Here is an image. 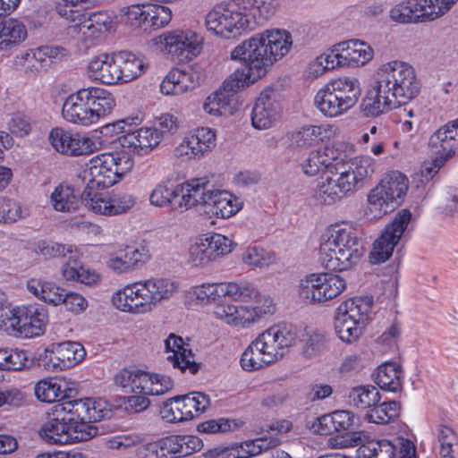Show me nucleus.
Returning <instances> with one entry per match:
<instances>
[{"label": "nucleus", "mask_w": 458, "mask_h": 458, "mask_svg": "<svg viewBox=\"0 0 458 458\" xmlns=\"http://www.w3.org/2000/svg\"><path fill=\"white\" fill-rule=\"evenodd\" d=\"M33 251L40 254L45 259L62 258L63 262L59 272L61 277L65 282H71L76 276V271L81 261V253L75 245L61 244L46 240H38L33 243Z\"/></svg>", "instance_id": "26"}, {"label": "nucleus", "mask_w": 458, "mask_h": 458, "mask_svg": "<svg viewBox=\"0 0 458 458\" xmlns=\"http://www.w3.org/2000/svg\"><path fill=\"white\" fill-rule=\"evenodd\" d=\"M121 21L133 29H147V4H135L120 9Z\"/></svg>", "instance_id": "59"}, {"label": "nucleus", "mask_w": 458, "mask_h": 458, "mask_svg": "<svg viewBox=\"0 0 458 458\" xmlns=\"http://www.w3.org/2000/svg\"><path fill=\"white\" fill-rule=\"evenodd\" d=\"M342 159L348 158L339 157L334 147L327 145L310 151L308 157L301 162V170L309 176H314L324 170L329 173L335 162Z\"/></svg>", "instance_id": "42"}, {"label": "nucleus", "mask_w": 458, "mask_h": 458, "mask_svg": "<svg viewBox=\"0 0 458 458\" xmlns=\"http://www.w3.org/2000/svg\"><path fill=\"white\" fill-rule=\"evenodd\" d=\"M211 193L208 206L211 215L217 219H229L243 208V199L230 191L215 184Z\"/></svg>", "instance_id": "36"}, {"label": "nucleus", "mask_w": 458, "mask_h": 458, "mask_svg": "<svg viewBox=\"0 0 458 458\" xmlns=\"http://www.w3.org/2000/svg\"><path fill=\"white\" fill-rule=\"evenodd\" d=\"M420 22L435 21L445 13L458 0H413Z\"/></svg>", "instance_id": "49"}, {"label": "nucleus", "mask_w": 458, "mask_h": 458, "mask_svg": "<svg viewBox=\"0 0 458 458\" xmlns=\"http://www.w3.org/2000/svg\"><path fill=\"white\" fill-rule=\"evenodd\" d=\"M403 371L396 362H386L378 367L377 383L386 391L396 392L402 387Z\"/></svg>", "instance_id": "50"}, {"label": "nucleus", "mask_w": 458, "mask_h": 458, "mask_svg": "<svg viewBox=\"0 0 458 458\" xmlns=\"http://www.w3.org/2000/svg\"><path fill=\"white\" fill-rule=\"evenodd\" d=\"M51 203L58 212H72L78 208L80 199L72 187L61 183L52 192Z\"/></svg>", "instance_id": "52"}, {"label": "nucleus", "mask_w": 458, "mask_h": 458, "mask_svg": "<svg viewBox=\"0 0 458 458\" xmlns=\"http://www.w3.org/2000/svg\"><path fill=\"white\" fill-rule=\"evenodd\" d=\"M150 259L151 252L146 242L119 244L106 253V266L116 275H125L140 269Z\"/></svg>", "instance_id": "21"}, {"label": "nucleus", "mask_w": 458, "mask_h": 458, "mask_svg": "<svg viewBox=\"0 0 458 458\" xmlns=\"http://www.w3.org/2000/svg\"><path fill=\"white\" fill-rule=\"evenodd\" d=\"M66 401L52 408L51 417L42 424L38 435L49 445H64L89 440L92 432L81 431Z\"/></svg>", "instance_id": "11"}, {"label": "nucleus", "mask_w": 458, "mask_h": 458, "mask_svg": "<svg viewBox=\"0 0 458 458\" xmlns=\"http://www.w3.org/2000/svg\"><path fill=\"white\" fill-rule=\"evenodd\" d=\"M257 294L248 300H234L242 302L218 303L213 309L214 317L225 325L240 330L248 329L260 323L267 317L272 316L276 310L273 297L261 293L255 286Z\"/></svg>", "instance_id": "7"}, {"label": "nucleus", "mask_w": 458, "mask_h": 458, "mask_svg": "<svg viewBox=\"0 0 458 458\" xmlns=\"http://www.w3.org/2000/svg\"><path fill=\"white\" fill-rule=\"evenodd\" d=\"M147 28L157 30L170 23L173 13L166 5L147 4Z\"/></svg>", "instance_id": "64"}, {"label": "nucleus", "mask_w": 458, "mask_h": 458, "mask_svg": "<svg viewBox=\"0 0 458 458\" xmlns=\"http://www.w3.org/2000/svg\"><path fill=\"white\" fill-rule=\"evenodd\" d=\"M365 253L355 225L342 221L328 225L319 246V257L328 270L346 271L360 262Z\"/></svg>", "instance_id": "6"}, {"label": "nucleus", "mask_w": 458, "mask_h": 458, "mask_svg": "<svg viewBox=\"0 0 458 458\" xmlns=\"http://www.w3.org/2000/svg\"><path fill=\"white\" fill-rule=\"evenodd\" d=\"M133 160L123 152H105L86 164L87 186L106 189L118 183L133 167Z\"/></svg>", "instance_id": "14"}, {"label": "nucleus", "mask_w": 458, "mask_h": 458, "mask_svg": "<svg viewBox=\"0 0 458 458\" xmlns=\"http://www.w3.org/2000/svg\"><path fill=\"white\" fill-rule=\"evenodd\" d=\"M1 322L5 330L16 337L29 336V305L18 304L9 308L1 315Z\"/></svg>", "instance_id": "48"}, {"label": "nucleus", "mask_w": 458, "mask_h": 458, "mask_svg": "<svg viewBox=\"0 0 458 458\" xmlns=\"http://www.w3.org/2000/svg\"><path fill=\"white\" fill-rule=\"evenodd\" d=\"M163 139L162 133L153 127H141L126 132L120 142L123 148L131 153L143 156L152 151Z\"/></svg>", "instance_id": "35"}, {"label": "nucleus", "mask_w": 458, "mask_h": 458, "mask_svg": "<svg viewBox=\"0 0 458 458\" xmlns=\"http://www.w3.org/2000/svg\"><path fill=\"white\" fill-rule=\"evenodd\" d=\"M412 214L409 209L399 210L391 222L387 224L374 242L370 252V261L374 264L383 263L390 259L394 248L403 237H405L411 222Z\"/></svg>", "instance_id": "19"}, {"label": "nucleus", "mask_w": 458, "mask_h": 458, "mask_svg": "<svg viewBox=\"0 0 458 458\" xmlns=\"http://www.w3.org/2000/svg\"><path fill=\"white\" fill-rule=\"evenodd\" d=\"M432 155L445 163L458 151V118L441 126L428 139Z\"/></svg>", "instance_id": "31"}, {"label": "nucleus", "mask_w": 458, "mask_h": 458, "mask_svg": "<svg viewBox=\"0 0 458 458\" xmlns=\"http://www.w3.org/2000/svg\"><path fill=\"white\" fill-rule=\"evenodd\" d=\"M345 288V279L338 275L310 274L301 280L298 293L309 303H322L336 298Z\"/></svg>", "instance_id": "17"}, {"label": "nucleus", "mask_w": 458, "mask_h": 458, "mask_svg": "<svg viewBox=\"0 0 458 458\" xmlns=\"http://www.w3.org/2000/svg\"><path fill=\"white\" fill-rule=\"evenodd\" d=\"M87 73L93 81L105 85L119 84L115 52L91 56L87 64Z\"/></svg>", "instance_id": "37"}, {"label": "nucleus", "mask_w": 458, "mask_h": 458, "mask_svg": "<svg viewBox=\"0 0 458 458\" xmlns=\"http://www.w3.org/2000/svg\"><path fill=\"white\" fill-rule=\"evenodd\" d=\"M90 112L91 109L86 88L80 89L70 94L64 100L62 109L64 120L80 126L94 124Z\"/></svg>", "instance_id": "33"}, {"label": "nucleus", "mask_w": 458, "mask_h": 458, "mask_svg": "<svg viewBox=\"0 0 458 458\" xmlns=\"http://www.w3.org/2000/svg\"><path fill=\"white\" fill-rule=\"evenodd\" d=\"M236 243L221 233H207L196 238L188 249L187 263L194 268H208L230 254Z\"/></svg>", "instance_id": "16"}, {"label": "nucleus", "mask_w": 458, "mask_h": 458, "mask_svg": "<svg viewBox=\"0 0 458 458\" xmlns=\"http://www.w3.org/2000/svg\"><path fill=\"white\" fill-rule=\"evenodd\" d=\"M339 133L340 130L337 125L323 123L301 127L293 134L292 140L297 148L309 149L336 138Z\"/></svg>", "instance_id": "32"}, {"label": "nucleus", "mask_w": 458, "mask_h": 458, "mask_svg": "<svg viewBox=\"0 0 458 458\" xmlns=\"http://www.w3.org/2000/svg\"><path fill=\"white\" fill-rule=\"evenodd\" d=\"M338 46L344 69L363 67L374 57V49L364 40H344Z\"/></svg>", "instance_id": "38"}, {"label": "nucleus", "mask_w": 458, "mask_h": 458, "mask_svg": "<svg viewBox=\"0 0 458 458\" xmlns=\"http://www.w3.org/2000/svg\"><path fill=\"white\" fill-rule=\"evenodd\" d=\"M282 105L275 89L267 88L257 97L250 114L251 124L256 130H268L281 120Z\"/></svg>", "instance_id": "28"}, {"label": "nucleus", "mask_w": 458, "mask_h": 458, "mask_svg": "<svg viewBox=\"0 0 458 458\" xmlns=\"http://www.w3.org/2000/svg\"><path fill=\"white\" fill-rule=\"evenodd\" d=\"M94 124L107 117L116 106L114 96L101 87H87Z\"/></svg>", "instance_id": "46"}, {"label": "nucleus", "mask_w": 458, "mask_h": 458, "mask_svg": "<svg viewBox=\"0 0 458 458\" xmlns=\"http://www.w3.org/2000/svg\"><path fill=\"white\" fill-rule=\"evenodd\" d=\"M178 196V184L171 185L169 181L163 180L150 191L148 201L153 207L164 208L171 207Z\"/></svg>", "instance_id": "56"}, {"label": "nucleus", "mask_w": 458, "mask_h": 458, "mask_svg": "<svg viewBox=\"0 0 458 458\" xmlns=\"http://www.w3.org/2000/svg\"><path fill=\"white\" fill-rule=\"evenodd\" d=\"M89 9H84L82 19L69 21L74 23V26L79 27V31L84 38H96L99 34L114 29L113 18L107 13L97 12L89 14Z\"/></svg>", "instance_id": "43"}, {"label": "nucleus", "mask_w": 458, "mask_h": 458, "mask_svg": "<svg viewBox=\"0 0 458 458\" xmlns=\"http://www.w3.org/2000/svg\"><path fill=\"white\" fill-rule=\"evenodd\" d=\"M409 189V179L398 171L386 174L369 191L364 207L366 218L379 219L393 212L403 202Z\"/></svg>", "instance_id": "9"}, {"label": "nucleus", "mask_w": 458, "mask_h": 458, "mask_svg": "<svg viewBox=\"0 0 458 458\" xmlns=\"http://www.w3.org/2000/svg\"><path fill=\"white\" fill-rule=\"evenodd\" d=\"M371 308L370 299L360 297L348 299L337 307L334 327L342 342L352 344L360 338L368 325Z\"/></svg>", "instance_id": "12"}, {"label": "nucleus", "mask_w": 458, "mask_h": 458, "mask_svg": "<svg viewBox=\"0 0 458 458\" xmlns=\"http://www.w3.org/2000/svg\"><path fill=\"white\" fill-rule=\"evenodd\" d=\"M353 441L359 445L357 458H394L396 445L382 439H371L363 431L353 433Z\"/></svg>", "instance_id": "39"}, {"label": "nucleus", "mask_w": 458, "mask_h": 458, "mask_svg": "<svg viewBox=\"0 0 458 458\" xmlns=\"http://www.w3.org/2000/svg\"><path fill=\"white\" fill-rule=\"evenodd\" d=\"M240 260L249 269L263 270L276 265L278 258L275 251L251 243L242 248Z\"/></svg>", "instance_id": "45"}, {"label": "nucleus", "mask_w": 458, "mask_h": 458, "mask_svg": "<svg viewBox=\"0 0 458 458\" xmlns=\"http://www.w3.org/2000/svg\"><path fill=\"white\" fill-rule=\"evenodd\" d=\"M360 83L355 77L342 76L330 80L314 96V106L327 118L347 114L359 101Z\"/></svg>", "instance_id": "8"}, {"label": "nucleus", "mask_w": 458, "mask_h": 458, "mask_svg": "<svg viewBox=\"0 0 458 458\" xmlns=\"http://www.w3.org/2000/svg\"><path fill=\"white\" fill-rule=\"evenodd\" d=\"M200 81V72L194 66L172 68L161 81L159 90L164 96L178 97L196 89Z\"/></svg>", "instance_id": "30"}, {"label": "nucleus", "mask_w": 458, "mask_h": 458, "mask_svg": "<svg viewBox=\"0 0 458 458\" xmlns=\"http://www.w3.org/2000/svg\"><path fill=\"white\" fill-rule=\"evenodd\" d=\"M56 360V369L64 370L81 363L86 357V351L79 342L65 341L53 344Z\"/></svg>", "instance_id": "47"}, {"label": "nucleus", "mask_w": 458, "mask_h": 458, "mask_svg": "<svg viewBox=\"0 0 458 458\" xmlns=\"http://www.w3.org/2000/svg\"><path fill=\"white\" fill-rule=\"evenodd\" d=\"M300 329L303 332L299 341V343H303V354L308 358H312L321 353L327 342L325 334L313 329Z\"/></svg>", "instance_id": "60"}, {"label": "nucleus", "mask_w": 458, "mask_h": 458, "mask_svg": "<svg viewBox=\"0 0 458 458\" xmlns=\"http://www.w3.org/2000/svg\"><path fill=\"white\" fill-rule=\"evenodd\" d=\"M215 175H204L178 183L180 199L175 202L174 208L180 212L187 211L199 205L208 206L214 183Z\"/></svg>", "instance_id": "27"}, {"label": "nucleus", "mask_w": 458, "mask_h": 458, "mask_svg": "<svg viewBox=\"0 0 458 458\" xmlns=\"http://www.w3.org/2000/svg\"><path fill=\"white\" fill-rule=\"evenodd\" d=\"M216 146V131L209 127H199L186 133L173 151L180 162L199 160Z\"/></svg>", "instance_id": "25"}, {"label": "nucleus", "mask_w": 458, "mask_h": 458, "mask_svg": "<svg viewBox=\"0 0 458 458\" xmlns=\"http://www.w3.org/2000/svg\"><path fill=\"white\" fill-rule=\"evenodd\" d=\"M160 414L162 419L168 423H179L193 419L184 395L166 401L160 410Z\"/></svg>", "instance_id": "51"}, {"label": "nucleus", "mask_w": 458, "mask_h": 458, "mask_svg": "<svg viewBox=\"0 0 458 458\" xmlns=\"http://www.w3.org/2000/svg\"><path fill=\"white\" fill-rule=\"evenodd\" d=\"M401 412V404L396 401H387L376 404L368 411L366 417L369 422L386 424L397 419Z\"/></svg>", "instance_id": "57"}, {"label": "nucleus", "mask_w": 458, "mask_h": 458, "mask_svg": "<svg viewBox=\"0 0 458 458\" xmlns=\"http://www.w3.org/2000/svg\"><path fill=\"white\" fill-rule=\"evenodd\" d=\"M178 287L174 280L167 277L139 280L116 289L111 296V303L121 312L145 315L170 300Z\"/></svg>", "instance_id": "5"}, {"label": "nucleus", "mask_w": 458, "mask_h": 458, "mask_svg": "<svg viewBox=\"0 0 458 458\" xmlns=\"http://www.w3.org/2000/svg\"><path fill=\"white\" fill-rule=\"evenodd\" d=\"M329 173L320 176L312 197L321 204L333 205L363 185L375 173V160L368 155L336 160Z\"/></svg>", "instance_id": "3"}, {"label": "nucleus", "mask_w": 458, "mask_h": 458, "mask_svg": "<svg viewBox=\"0 0 458 458\" xmlns=\"http://www.w3.org/2000/svg\"><path fill=\"white\" fill-rule=\"evenodd\" d=\"M280 440L275 437H263L235 443L228 446H216L206 453L207 458H250L279 445Z\"/></svg>", "instance_id": "29"}, {"label": "nucleus", "mask_w": 458, "mask_h": 458, "mask_svg": "<svg viewBox=\"0 0 458 458\" xmlns=\"http://www.w3.org/2000/svg\"><path fill=\"white\" fill-rule=\"evenodd\" d=\"M392 98L406 103L415 98L420 83L414 68L408 63L392 60L380 64L373 76Z\"/></svg>", "instance_id": "10"}, {"label": "nucleus", "mask_w": 458, "mask_h": 458, "mask_svg": "<svg viewBox=\"0 0 458 458\" xmlns=\"http://www.w3.org/2000/svg\"><path fill=\"white\" fill-rule=\"evenodd\" d=\"M278 8V0L222 1L207 13L206 27L222 38H236L266 24Z\"/></svg>", "instance_id": "2"}, {"label": "nucleus", "mask_w": 458, "mask_h": 458, "mask_svg": "<svg viewBox=\"0 0 458 458\" xmlns=\"http://www.w3.org/2000/svg\"><path fill=\"white\" fill-rule=\"evenodd\" d=\"M191 294L201 303H223L222 300L228 297L232 300H248L257 294L255 285L242 282L204 283L191 288Z\"/></svg>", "instance_id": "22"}, {"label": "nucleus", "mask_w": 458, "mask_h": 458, "mask_svg": "<svg viewBox=\"0 0 458 458\" xmlns=\"http://www.w3.org/2000/svg\"><path fill=\"white\" fill-rule=\"evenodd\" d=\"M203 447L202 440L191 435L169 436L140 447V454L144 458L182 457L192 454Z\"/></svg>", "instance_id": "24"}, {"label": "nucleus", "mask_w": 458, "mask_h": 458, "mask_svg": "<svg viewBox=\"0 0 458 458\" xmlns=\"http://www.w3.org/2000/svg\"><path fill=\"white\" fill-rule=\"evenodd\" d=\"M48 142L60 155L78 157L96 152L100 141L89 133L79 132L68 128L56 126L48 133Z\"/></svg>", "instance_id": "18"}, {"label": "nucleus", "mask_w": 458, "mask_h": 458, "mask_svg": "<svg viewBox=\"0 0 458 458\" xmlns=\"http://www.w3.org/2000/svg\"><path fill=\"white\" fill-rule=\"evenodd\" d=\"M152 44L168 59L178 64H186L201 54L204 38L191 29H176L155 37L152 38Z\"/></svg>", "instance_id": "13"}, {"label": "nucleus", "mask_w": 458, "mask_h": 458, "mask_svg": "<svg viewBox=\"0 0 458 458\" xmlns=\"http://www.w3.org/2000/svg\"><path fill=\"white\" fill-rule=\"evenodd\" d=\"M303 332L292 324L273 325L251 341L241 357L245 371L265 369L281 360L300 341Z\"/></svg>", "instance_id": "4"}, {"label": "nucleus", "mask_w": 458, "mask_h": 458, "mask_svg": "<svg viewBox=\"0 0 458 458\" xmlns=\"http://www.w3.org/2000/svg\"><path fill=\"white\" fill-rule=\"evenodd\" d=\"M64 289L54 282L45 280H30V293L46 303L58 306L62 302Z\"/></svg>", "instance_id": "54"}, {"label": "nucleus", "mask_w": 458, "mask_h": 458, "mask_svg": "<svg viewBox=\"0 0 458 458\" xmlns=\"http://www.w3.org/2000/svg\"><path fill=\"white\" fill-rule=\"evenodd\" d=\"M26 36L25 26L18 20L9 19L4 22H0V51L24 39Z\"/></svg>", "instance_id": "58"}, {"label": "nucleus", "mask_w": 458, "mask_h": 458, "mask_svg": "<svg viewBox=\"0 0 458 458\" xmlns=\"http://www.w3.org/2000/svg\"><path fill=\"white\" fill-rule=\"evenodd\" d=\"M66 403L78 425L81 426L80 427L81 431L90 430L92 432L89 435V439L99 434L98 427L93 425L92 422L110 419L113 415L112 405L101 398L87 397L68 400Z\"/></svg>", "instance_id": "23"}, {"label": "nucleus", "mask_w": 458, "mask_h": 458, "mask_svg": "<svg viewBox=\"0 0 458 458\" xmlns=\"http://www.w3.org/2000/svg\"><path fill=\"white\" fill-rule=\"evenodd\" d=\"M35 395L42 403H63L69 398L72 389L64 378L48 377L40 380L35 386Z\"/></svg>", "instance_id": "44"}, {"label": "nucleus", "mask_w": 458, "mask_h": 458, "mask_svg": "<svg viewBox=\"0 0 458 458\" xmlns=\"http://www.w3.org/2000/svg\"><path fill=\"white\" fill-rule=\"evenodd\" d=\"M143 394L161 395L174 387V381L168 376L146 372Z\"/></svg>", "instance_id": "63"}, {"label": "nucleus", "mask_w": 458, "mask_h": 458, "mask_svg": "<svg viewBox=\"0 0 458 458\" xmlns=\"http://www.w3.org/2000/svg\"><path fill=\"white\" fill-rule=\"evenodd\" d=\"M412 214L409 209L399 210L391 222L387 224L374 242L370 252V261L374 264L383 263L390 259L394 248L403 237H405L411 222Z\"/></svg>", "instance_id": "20"}, {"label": "nucleus", "mask_w": 458, "mask_h": 458, "mask_svg": "<svg viewBox=\"0 0 458 458\" xmlns=\"http://www.w3.org/2000/svg\"><path fill=\"white\" fill-rule=\"evenodd\" d=\"M395 99L373 77V82L361 99L360 109L366 117L376 118L391 111Z\"/></svg>", "instance_id": "34"}, {"label": "nucleus", "mask_w": 458, "mask_h": 458, "mask_svg": "<svg viewBox=\"0 0 458 458\" xmlns=\"http://www.w3.org/2000/svg\"><path fill=\"white\" fill-rule=\"evenodd\" d=\"M291 45L288 32L272 29L254 34L234 47L230 58L242 67L235 69L219 89L204 99V113L213 117L235 114L240 106L236 93L263 78L268 69L289 52Z\"/></svg>", "instance_id": "1"}, {"label": "nucleus", "mask_w": 458, "mask_h": 458, "mask_svg": "<svg viewBox=\"0 0 458 458\" xmlns=\"http://www.w3.org/2000/svg\"><path fill=\"white\" fill-rule=\"evenodd\" d=\"M82 200L88 210L104 216L126 214L137 203V197L129 192L105 191L98 186H86Z\"/></svg>", "instance_id": "15"}, {"label": "nucleus", "mask_w": 458, "mask_h": 458, "mask_svg": "<svg viewBox=\"0 0 458 458\" xmlns=\"http://www.w3.org/2000/svg\"><path fill=\"white\" fill-rule=\"evenodd\" d=\"M348 398L354 407L369 411L379 403L380 393L374 386H359L351 389Z\"/></svg>", "instance_id": "53"}, {"label": "nucleus", "mask_w": 458, "mask_h": 458, "mask_svg": "<svg viewBox=\"0 0 458 458\" xmlns=\"http://www.w3.org/2000/svg\"><path fill=\"white\" fill-rule=\"evenodd\" d=\"M146 371L140 369H123L114 377V384L124 393L142 394Z\"/></svg>", "instance_id": "55"}, {"label": "nucleus", "mask_w": 458, "mask_h": 458, "mask_svg": "<svg viewBox=\"0 0 458 458\" xmlns=\"http://www.w3.org/2000/svg\"><path fill=\"white\" fill-rule=\"evenodd\" d=\"M165 349L167 353L166 359L174 368H177L182 372L188 369L191 374L198 371L191 351L186 347L182 337L171 334L165 340Z\"/></svg>", "instance_id": "40"}, {"label": "nucleus", "mask_w": 458, "mask_h": 458, "mask_svg": "<svg viewBox=\"0 0 458 458\" xmlns=\"http://www.w3.org/2000/svg\"><path fill=\"white\" fill-rule=\"evenodd\" d=\"M119 84L131 82L142 76L148 69L145 57L129 51L115 52Z\"/></svg>", "instance_id": "41"}, {"label": "nucleus", "mask_w": 458, "mask_h": 458, "mask_svg": "<svg viewBox=\"0 0 458 458\" xmlns=\"http://www.w3.org/2000/svg\"><path fill=\"white\" fill-rule=\"evenodd\" d=\"M389 16L393 21L399 23L420 22L413 0H405L396 4L390 9Z\"/></svg>", "instance_id": "62"}, {"label": "nucleus", "mask_w": 458, "mask_h": 458, "mask_svg": "<svg viewBox=\"0 0 458 458\" xmlns=\"http://www.w3.org/2000/svg\"><path fill=\"white\" fill-rule=\"evenodd\" d=\"M94 0H60L56 4L57 13L66 21L82 19L84 9L91 8Z\"/></svg>", "instance_id": "61"}]
</instances>
